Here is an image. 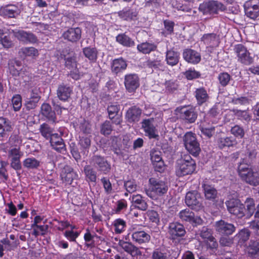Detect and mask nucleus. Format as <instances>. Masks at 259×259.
<instances>
[{"mask_svg": "<svg viewBox=\"0 0 259 259\" xmlns=\"http://www.w3.org/2000/svg\"><path fill=\"white\" fill-rule=\"evenodd\" d=\"M148 184V188L145 189V193L153 200H158L162 198L168 190L167 182L159 178H150Z\"/></svg>", "mask_w": 259, "mask_h": 259, "instance_id": "1", "label": "nucleus"}, {"mask_svg": "<svg viewBox=\"0 0 259 259\" xmlns=\"http://www.w3.org/2000/svg\"><path fill=\"white\" fill-rule=\"evenodd\" d=\"M196 168V163L189 155H185L177 161L176 173L178 177L192 174Z\"/></svg>", "mask_w": 259, "mask_h": 259, "instance_id": "2", "label": "nucleus"}, {"mask_svg": "<svg viewBox=\"0 0 259 259\" xmlns=\"http://www.w3.org/2000/svg\"><path fill=\"white\" fill-rule=\"evenodd\" d=\"M238 172L241 178L247 183L253 186L259 184V175L253 171L246 163H240L238 167Z\"/></svg>", "mask_w": 259, "mask_h": 259, "instance_id": "3", "label": "nucleus"}, {"mask_svg": "<svg viewBox=\"0 0 259 259\" xmlns=\"http://www.w3.org/2000/svg\"><path fill=\"white\" fill-rule=\"evenodd\" d=\"M183 141L186 149L190 154L194 156L199 155L201 150L195 134L187 132L183 137Z\"/></svg>", "mask_w": 259, "mask_h": 259, "instance_id": "4", "label": "nucleus"}, {"mask_svg": "<svg viewBox=\"0 0 259 259\" xmlns=\"http://www.w3.org/2000/svg\"><path fill=\"white\" fill-rule=\"evenodd\" d=\"M228 211L238 219L245 217L246 208L244 204L239 199H231L226 202Z\"/></svg>", "mask_w": 259, "mask_h": 259, "instance_id": "5", "label": "nucleus"}, {"mask_svg": "<svg viewBox=\"0 0 259 259\" xmlns=\"http://www.w3.org/2000/svg\"><path fill=\"white\" fill-rule=\"evenodd\" d=\"M234 52L237 57L238 62L245 65H249L253 63L254 57L247 50V48L242 44H238L235 46Z\"/></svg>", "mask_w": 259, "mask_h": 259, "instance_id": "6", "label": "nucleus"}, {"mask_svg": "<svg viewBox=\"0 0 259 259\" xmlns=\"http://www.w3.org/2000/svg\"><path fill=\"white\" fill-rule=\"evenodd\" d=\"M90 163L98 171L104 174H108L111 169L110 163L104 157L100 155L93 156L90 159Z\"/></svg>", "mask_w": 259, "mask_h": 259, "instance_id": "7", "label": "nucleus"}, {"mask_svg": "<svg viewBox=\"0 0 259 259\" xmlns=\"http://www.w3.org/2000/svg\"><path fill=\"white\" fill-rule=\"evenodd\" d=\"M226 9L225 6L218 1H210L203 3L199 5V10L203 14H217L219 11H223Z\"/></svg>", "mask_w": 259, "mask_h": 259, "instance_id": "8", "label": "nucleus"}, {"mask_svg": "<svg viewBox=\"0 0 259 259\" xmlns=\"http://www.w3.org/2000/svg\"><path fill=\"white\" fill-rule=\"evenodd\" d=\"M14 36L24 44H34L37 41V37L32 32L23 30H12Z\"/></svg>", "mask_w": 259, "mask_h": 259, "instance_id": "9", "label": "nucleus"}, {"mask_svg": "<svg viewBox=\"0 0 259 259\" xmlns=\"http://www.w3.org/2000/svg\"><path fill=\"white\" fill-rule=\"evenodd\" d=\"M153 118L145 119L143 120L141 124L145 135L150 139H157L159 137L158 133L154 124Z\"/></svg>", "mask_w": 259, "mask_h": 259, "instance_id": "10", "label": "nucleus"}, {"mask_svg": "<svg viewBox=\"0 0 259 259\" xmlns=\"http://www.w3.org/2000/svg\"><path fill=\"white\" fill-rule=\"evenodd\" d=\"M200 200L199 194L195 191L188 192L185 197L187 205L196 210H199L202 206Z\"/></svg>", "mask_w": 259, "mask_h": 259, "instance_id": "11", "label": "nucleus"}, {"mask_svg": "<svg viewBox=\"0 0 259 259\" xmlns=\"http://www.w3.org/2000/svg\"><path fill=\"white\" fill-rule=\"evenodd\" d=\"M178 216L182 221L189 222L194 226L202 223V220L199 217H195L194 213L188 208L180 211Z\"/></svg>", "mask_w": 259, "mask_h": 259, "instance_id": "12", "label": "nucleus"}, {"mask_svg": "<svg viewBox=\"0 0 259 259\" xmlns=\"http://www.w3.org/2000/svg\"><path fill=\"white\" fill-rule=\"evenodd\" d=\"M168 234L171 239L175 240L184 236L186 234V231L182 224L178 222H172L169 223L168 225Z\"/></svg>", "mask_w": 259, "mask_h": 259, "instance_id": "13", "label": "nucleus"}, {"mask_svg": "<svg viewBox=\"0 0 259 259\" xmlns=\"http://www.w3.org/2000/svg\"><path fill=\"white\" fill-rule=\"evenodd\" d=\"M214 227L218 232L226 235L232 234L236 230L234 225L222 220L216 222Z\"/></svg>", "mask_w": 259, "mask_h": 259, "instance_id": "14", "label": "nucleus"}, {"mask_svg": "<svg viewBox=\"0 0 259 259\" xmlns=\"http://www.w3.org/2000/svg\"><path fill=\"white\" fill-rule=\"evenodd\" d=\"M124 85L129 93L134 92L139 87V78L135 74H129L124 76Z\"/></svg>", "mask_w": 259, "mask_h": 259, "instance_id": "15", "label": "nucleus"}, {"mask_svg": "<svg viewBox=\"0 0 259 259\" xmlns=\"http://www.w3.org/2000/svg\"><path fill=\"white\" fill-rule=\"evenodd\" d=\"M20 13L17 5H8L0 8V15L5 18H15Z\"/></svg>", "mask_w": 259, "mask_h": 259, "instance_id": "16", "label": "nucleus"}, {"mask_svg": "<svg viewBox=\"0 0 259 259\" xmlns=\"http://www.w3.org/2000/svg\"><path fill=\"white\" fill-rule=\"evenodd\" d=\"M62 180L66 184L71 185L74 180L77 179L78 175L73 171V168L66 165L63 168L60 174Z\"/></svg>", "mask_w": 259, "mask_h": 259, "instance_id": "17", "label": "nucleus"}, {"mask_svg": "<svg viewBox=\"0 0 259 259\" xmlns=\"http://www.w3.org/2000/svg\"><path fill=\"white\" fill-rule=\"evenodd\" d=\"M53 148L58 152L63 153L66 151V146L63 140L58 134H54L50 139Z\"/></svg>", "mask_w": 259, "mask_h": 259, "instance_id": "18", "label": "nucleus"}, {"mask_svg": "<svg viewBox=\"0 0 259 259\" xmlns=\"http://www.w3.org/2000/svg\"><path fill=\"white\" fill-rule=\"evenodd\" d=\"M180 117L186 122L193 123L197 117V114L193 108L183 107L180 109Z\"/></svg>", "mask_w": 259, "mask_h": 259, "instance_id": "19", "label": "nucleus"}, {"mask_svg": "<svg viewBox=\"0 0 259 259\" xmlns=\"http://www.w3.org/2000/svg\"><path fill=\"white\" fill-rule=\"evenodd\" d=\"M133 241L138 244H142L148 242L150 240V235L143 230H137L133 228L132 234Z\"/></svg>", "mask_w": 259, "mask_h": 259, "instance_id": "20", "label": "nucleus"}, {"mask_svg": "<svg viewBox=\"0 0 259 259\" xmlns=\"http://www.w3.org/2000/svg\"><path fill=\"white\" fill-rule=\"evenodd\" d=\"M183 57L185 61L194 64L198 63L201 60V56L199 53L190 49L184 50Z\"/></svg>", "mask_w": 259, "mask_h": 259, "instance_id": "21", "label": "nucleus"}, {"mask_svg": "<svg viewBox=\"0 0 259 259\" xmlns=\"http://www.w3.org/2000/svg\"><path fill=\"white\" fill-rule=\"evenodd\" d=\"M81 33V29L79 28H71L65 31L63 33L62 36L65 39L68 41L76 42L80 38Z\"/></svg>", "mask_w": 259, "mask_h": 259, "instance_id": "22", "label": "nucleus"}, {"mask_svg": "<svg viewBox=\"0 0 259 259\" xmlns=\"http://www.w3.org/2000/svg\"><path fill=\"white\" fill-rule=\"evenodd\" d=\"M72 92V89L71 88L63 83L59 85L57 90V95L59 100L62 101H67L70 98Z\"/></svg>", "mask_w": 259, "mask_h": 259, "instance_id": "23", "label": "nucleus"}, {"mask_svg": "<svg viewBox=\"0 0 259 259\" xmlns=\"http://www.w3.org/2000/svg\"><path fill=\"white\" fill-rule=\"evenodd\" d=\"M141 113L142 111L140 108L133 106L127 110L125 118L128 122H137L140 120Z\"/></svg>", "mask_w": 259, "mask_h": 259, "instance_id": "24", "label": "nucleus"}, {"mask_svg": "<svg viewBox=\"0 0 259 259\" xmlns=\"http://www.w3.org/2000/svg\"><path fill=\"white\" fill-rule=\"evenodd\" d=\"M18 54L22 58L30 57L34 59L39 55L37 49L32 47L21 48L18 52Z\"/></svg>", "mask_w": 259, "mask_h": 259, "instance_id": "25", "label": "nucleus"}, {"mask_svg": "<svg viewBox=\"0 0 259 259\" xmlns=\"http://www.w3.org/2000/svg\"><path fill=\"white\" fill-rule=\"evenodd\" d=\"M41 113L50 121L54 123L56 120V114L52 110L51 106L48 103H44L41 107Z\"/></svg>", "mask_w": 259, "mask_h": 259, "instance_id": "26", "label": "nucleus"}, {"mask_svg": "<svg viewBox=\"0 0 259 259\" xmlns=\"http://www.w3.org/2000/svg\"><path fill=\"white\" fill-rule=\"evenodd\" d=\"M119 245L125 251L130 253L132 256H136L141 254V252L139 249L132 244V243L125 241H120Z\"/></svg>", "mask_w": 259, "mask_h": 259, "instance_id": "27", "label": "nucleus"}, {"mask_svg": "<svg viewBox=\"0 0 259 259\" xmlns=\"http://www.w3.org/2000/svg\"><path fill=\"white\" fill-rule=\"evenodd\" d=\"M205 198L210 201H214L217 197V190L212 186L204 183L202 186Z\"/></svg>", "mask_w": 259, "mask_h": 259, "instance_id": "28", "label": "nucleus"}, {"mask_svg": "<svg viewBox=\"0 0 259 259\" xmlns=\"http://www.w3.org/2000/svg\"><path fill=\"white\" fill-rule=\"evenodd\" d=\"M132 201L135 207L140 210L145 211L148 208V204L145 199L141 195H133L132 198Z\"/></svg>", "mask_w": 259, "mask_h": 259, "instance_id": "29", "label": "nucleus"}, {"mask_svg": "<svg viewBox=\"0 0 259 259\" xmlns=\"http://www.w3.org/2000/svg\"><path fill=\"white\" fill-rule=\"evenodd\" d=\"M179 53L172 50H169L166 51L165 61L166 63L171 66L177 65L179 61Z\"/></svg>", "mask_w": 259, "mask_h": 259, "instance_id": "30", "label": "nucleus"}, {"mask_svg": "<svg viewBox=\"0 0 259 259\" xmlns=\"http://www.w3.org/2000/svg\"><path fill=\"white\" fill-rule=\"evenodd\" d=\"M82 52L84 56L91 62H95L98 58V52L96 48L85 47L83 49Z\"/></svg>", "mask_w": 259, "mask_h": 259, "instance_id": "31", "label": "nucleus"}, {"mask_svg": "<svg viewBox=\"0 0 259 259\" xmlns=\"http://www.w3.org/2000/svg\"><path fill=\"white\" fill-rule=\"evenodd\" d=\"M157 46L154 43L146 41L137 46V49L143 54H149L156 49Z\"/></svg>", "mask_w": 259, "mask_h": 259, "instance_id": "32", "label": "nucleus"}, {"mask_svg": "<svg viewBox=\"0 0 259 259\" xmlns=\"http://www.w3.org/2000/svg\"><path fill=\"white\" fill-rule=\"evenodd\" d=\"M243 204L246 208V218L249 219L253 215L255 210L254 200L252 198H247Z\"/></svg>", "mask_w": 259, "mask_h": 259, "instance_id": "33", "label": "nucleus"}, {"mask_svg": "<svg viewBox=\"0 0 259 259\" xmlns=\"http://www.w3.org/2000/svg\"><path fill=\"white\" fill-rule=\"evenodd\" d=\"M126 67V63L122 58L116 59L113 61L112 70L115 73H117L125 70Z\"/></svg>", "mask_w": 259, "mask_h": 259, "instance_id": "34", "label": "nucleus"}, {"mask_svg": "<svg viewBox=\"0 0 259 259\" xmlns=\"http://www.w3.org/2000/svg\"><path fill=\"white\" fill-rule=\"evenodd\" d=\"M201 39L204 44L210 46H213L219 43V36L214 33L204 34Z\"/></svg>", "mask_w": 259, "mask_h": 259, "instance_id": "35", "label": "nucleus"}, {"mask_svg": "<svg viewBox=\"0 0 259 259\" xmlns=\"http://www.w3.org/2000/svg\"><path fill=\"white\" fill-rule=\"evenodd\" d=\"M91 139L90 137L87 136H83L80 137L79 145L80 147L81 152L84 155H87L89 153V150L91 146Z\"/></svg>", "mask_w": 259, "mask_h": 259, "instance_id": "36", "label": "nucleus"}, {"mask_svg": "<svg viewBox=\"0 0 259 259\" xmlns=\"http://www.w3.org/2000/svg\"><path fill=\"white\" fill-rule=\"evenodd\" d=\"M116 41L123 46L131 47L134 46V41L124 33L119 34L116 37Z\"/></svg>", "mask_w": 259, "mask_h": 259, "instance_id": "37", "label": "nucleus"}, {"mask_svg": "<svg viewBox=\"0 0 259 259\" xmlns=\"http://www.w3.org/2000/svg\"><path fill=\"white\" fill-rule=\"evenodd\" d=\"M195 97L199 104L205 103L208 99L206 91L203 88L197 89L195 91Z\"/></svg>", "mask_w": 259, "mask_h": 259, "instance_id": "38", "label": "nucleus"}, {"mask_svg": "<svg viewBox=\"0 0 259 259\" xmlns=\"http://www.w3.org/2000/svg\"><path fill=\"white\" fill-rule=\"evenodd\" d=\"M84 172L88 181L95 182L97 179V172L90 165H87L84 167Z\"/></svg>", "mask_w": 259, "mask_h": 259, "instance_id": "39", "label": "nucleus"}, {"mask_svg": "<svg viewBox=\"0 0 259 259\" xmlns=\"http://www.w3.org/2000/svg\"><path fill=\"white\" fill-rule=\"evenodd\" d=\"M10 122L4 117H0V138L6 135V132L11 130Z\"/></svg>", "mask_w": 259, "mask_h": 259, "instance_id": "40", "label": "nucleus"}, {"mask_svg": "<svg viewBox=\"0 0 259 259\" xmlns=\"http://www.w3.org/2000/svg\"><path fill=\"white\" fill-rule=\"evenodd\" d=\"M235 143V140L232 137H222L219 138L218 144L220 148L232 146Z\"/></svg>", "mask_w": 259, "mask_h": 259, "instance_id": "41", "label": "nucleus"}, {"mask_svg": "<svg viewBox=\"0 0 259 259\" xmlns=\"http://www.w3.org/2000/svg\"><path fill=\"white\" fill-rule=\"evenodd\" d=\"M151 259H168V255L165 249L158 248L154 249L151 253Z\"/></svg>", "mask_w": 259, "mask_h": 259, "instance_id": "42", "label": "nucleus"}, {"mask_svg": "<svg viewBox=\"0 0 259 259\" xmlns=\"http://www.w3.org/2000/svg\"><path fill=\"white\" fill-rule=\"evenodd\" d=\"M248 253L254 258L259 257V241H251L248 247Z\"/></svg>", "mask_w": 259, "mask_h": 259, "instance_id": "43", "label": "nucleus"}, {"mask_svg": "<svg viewBox=\"0 0 259 259\" xmlns=\"http://www.w3.org/2000/svg\"><path fill=\"white\" fill-rule=\"evenodd\" d=\"M23 165L28 169L37 168L40 165V161L34 157H29L23 161Z\"/></svg>", "mask_w": 259, "mask_h": 259, "instance_id": "44", "label": "nucleus"}, {"mask_svg": "<svg viewBox=\"0 0 259 259\" xmlns=\"http://www.w3.org/2000/svg\"><path fill=\"white\" fill-rule=\"evenodd\" d=\"M114 231L116 234H120L124 231L126 227V222L121 219H116L113 223Z\"/></svg>", "mask_w": 259, "mask_h": 259, "instance_id": "45", "label": "nucleus"}, {"mask_svg": "<svg viewBox=\"0 0 259 259\" xmlns=\"http://www.w3.org/2000/svg\"><path fill=\"white\" fill-rule=\"evenodd\" d=\"M121 17L125 20H131L136 18L137 12L134 9H128L123 10L120 13Z\"/></svg>", "mask_w": 259, "mask_h": 259, "instance_id": "46", "label": "nucleus"}, {"mask_svg": "<svg viewBox=\"0 0 259 259\" xmlns=\"http://www.w3.org/2000/svg\"><path fill=\"white\" fill-rule=\"evenodd\" d=\"M41 135L47 139H50L53 134V130L47 123H43L40 125L39 128Z\"/></svg>", "mask_w": 259, "mask_h": 259, "instance_id": "47", "label": "nucleus"}, {"mask_svg": "<svg viewBox=\"0 0 259 259\" xmlns=\"http://www.w3.org/2000/svg\"><path fill=\"white\" fill-rule=\"evenodd\" d=\"M65 61V65L67 69L71 70L77 68L76 58L74 55L66 58Z\"/></svg>", "mask_w": 259, "mask_h": 259, "instance_id": "48", "label": "nucleus"}, {"mask_svg": "<svg viewBox=\"0 0 259 259\" xmlns=\"http://www.w3.org/2000/svg\"><path fill=\"white\" fill-rule=\"evenodd\" d=\"M12 103L15 111H18L22 107V98L20 95H16L12 99Z\"/></svg>", "mask_w": 259, "mask_h": 259, "instance_id": "49", "label": "nucleus"}, {"mask_svg": "<svg viewBox=\"0 0 259 259\" xmlns=\"http://www.w3.org/2000/svg\"><path fill=\"white\" fill-rule=\"evenodd\" d=\"M231 133L236 138H242L244 136V129L238 125H235L232 127Z\"/></svg>", "mask_w": 259, "mask_h": 259, "instance_id": "50", "label": "nucleus"}, {"mask_svg": "<svg viewBox=\"0 0 259 259\" xmlns=\"http://www.w3.org/2000/svg\"><path fill=\"white\" fill-rule=\"evenodd\" d=\"M201 133L208 138L211 137L215 133V128L214 126L206 127L204 124H202L199 127Z\"/></svg>", "mask_w": 259, "mask_h": 259, "instance_id": "51", "label": "nucleus"}, {"mask_svg": "<svg viewBox=\"0 0 259 259\" xmlns=\"http://www.w3.org/2000/svg\"><path fill=\"white\" fill-rule=\"evenodd\" d=\"M218 79L222 86L226 87L231 79V76L227 72L221 73L219 74Z\"/></svg>", "mask_w": 259, "mask_h": 259, "instance_id": "52", "label": "nucleus"}, {"mask_svg": "<svg viewBox=\"0 0 259 259\" xmlns=\"http://www.w3.org/2000/svg\"><path fill=\"white\" fill-rule=\"evenodd\" d=\"M23 155V153L20 151L19 148H14L8 152V156L12 160H19Z\"/></svg>", "mask_w": 259, "mask_h": 259, "instance_id": "53", "label": "nucleus"}, {"mask_svg": "<svg viewBox=\"0 0 259 259\" xmlns=\"http://www.w3.org/2000/svg\"><path fill=\"white\" fill-rule=\"evenodd\" d=\"M39 100V97L37 95H33L31 98L28 99L26 102V108L28 109L34 108Z\"/></svg>", "mask_w": 259, "mask_h": 259, "instance_id": "54", "label": "nucleus"}, {"mask_svg": "<svg viewBox=\"0 0 259 259\" xmlns=\"http://www.w3.org/2000/svg\"><path fill=\"white\" fill-rule=\"evenodd\" d=\"M245 12L246 16L251 19H255L259 15V10H253L250 7H244Z\"/></svg>", "mask_w": 259, "mask_h": 259, "instance_id": "55", "label": "nucleus"}, {"mask_svg": "<svg viewBox=\"0 0 259 259\" xmlns=\"http://www.w3.org/2000/svg\"><path fill=\"white\" fill-rule=\"evenodd\" d=\"M112 127L109 121H105L101 125V133L104 135L110 134Z\"/></svg>", "mask_w": 259, "mask_h": 259, "instance_id": "56", "label": "nucleus"}, {"mask_svg": "<svg viewBox=\"0 0 259 259\" xmlns=\"http://www.w3.org/2000/svg\"><path fill=\"white\" fill-rule=\"evenodd\" d=\"M119 109V106L116 104L109 105L107 108L109 117L112 118L114 116L118 114Z\"/></svg>", "mask_w": 259, "mask_h": 259, "instance_id": "57", "label": "nucleus"}, {"mask_svg": "<svg viewBox=\"0 0 259 259\" xmlns=\"http://www.w3.org/2000/svg\"><path fill=\"white\" fill-rule=\"evenodd\" d=\"M235 115L236 116L241 120L249 121L250 120L251 116L249 113L246 110H236L235 112Z\"/></svg>", "mask_w": 259, "mask_h": 259, "instance_id": "58", "label": "nucleus"}, {"mask_svg": "<svg viewBox=\"0 0 259 259\" xmlns=\"http://www.w3.org/2000/svg\"><path fill=\"white\" fill-rule=\"evenodd\" d=\"M200 236L203 239H207L213 241V237H212L211 231L207 228L203 227L200 231Z\"/></svg>", "mask_w": 259, "mask_h": 259, "instance_id": "59", "label": "nucleus"}, {"mask_svg": "<svg viewBox=\"0 0 259 259\" xmlns=\"http://www.w3.org/2000/svg\"><path fill=\"white\" fill-rule=\"evenodd\" d=\"M165 87L167 92L172 93L178 89V84L177 81L169 80L165 82Z\"/></svg>", "mask_w": 259, "mask_h": 259, "instance_id": "60", "label": "nucleus"}, {"mask_svg": "<svg viewBox=\"0 0 259 259\" xmlns=\"http://www.w3.org/2000/svg\"><path fill=\"white\" fill-rule=\"evenodd\" d=\"M186 77L189 80L194 79L198 78L200 73L194 69H190L187 70L184 73Z\"/></svg>", "mask_w": 259, "mask_h": 259, "instance_id": "61", "label": "nucleus"}, {"mask_svg": "<svg viewBox=\"0 0 259 259\" xmlns=\"http://www.w3.org/2000/svg\"><path fill=\"white\" fill-rule=\"evenodd\" d=\"M124 186L128 193H132L137 190V186L136 183L132 181H127L124 183Z\"/></svg>", "mask_w": 259, "mask_h": 259, "instance_id": "62", "label": "nucleus"}, {"mask_svg": "<svg viewBox=\"0 0 259 259\" xmlns=\"http://www.w3.org/2000/svg\"><path fill=\"white\" fill-rule=\"evenodd\" d=\"M101 181L106 193L108 194L112 192V187L109 180L107 178L104 177L101 179Z\"/></svg>", "mask_w": 259, "mask_h": 259, "instance_id": "63", "label": "nucleus"}, {"mask_svg": "<svg viewBox=\"0 0 259 259\" xmlns=\"http://www.w3.org/2000/svg\"><path fill=\"white\" fill-rule=\"evenodd\" d=\"M146 65L151 68L156 69L161 66V60L157 58L156 60H148L146 63Z\"/></svg>", "mask_w": 259, "mask_h": 259, "instance_id": "64", "label": "nucleus"}]
</instances>
